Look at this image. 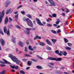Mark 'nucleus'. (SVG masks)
<instances>
[{
  "label": "nucleus",
  "mask_w": 74,
  "mask_h": 74,
  "mask_svg": "<svg viewBox=\"0 0 74 74\" xmlns=\"http://www.w3.org/2000/svg\"><path fill=\"white\" fill-rule=\"evenodd\" d=\"M9 57L14 62H15L17 64H19L21 62L20 60L18 59L16 57L14 56L13 55L10 54L9 55Z\"/></svg>",
  "instance_id": "1"
},
{
  "label": "nucleus",
  "mask_w": 74,
  "mask_h": 74,
  "mask_svg": "<svg viewBox=\"0 0 74 74\" xmlns=\"http://www.w3.org/2000/svg\"><path fill=\"white\" fill-rule=\"evenodd\" d=\"M23 21H27V24L28 25L31 27H33V23L32 22V21L29 18H23Z\"/></svg>",
  "instance_id": "2"
},
{
  "label": "nucleus",
  "mask_w": 74,
  "mask_h": 74,
  "mask_svg": "<svg viewBox=\"0 0 74 74\" xmlns=\"http://www.w3.org/2000/svg\"><path fill=\"white\" fill-rule=\"evenodd\" d=\"M49 60H55L56 61H61L62 60V58H55L52 57H49L48 58Z\"/></svg>",
  "instance_id": "3"
},
{
  "label": "nucleus",
  "mask_w": 74,
  "mask_h": 74,
  "mask_svg": "<svg viewBox=\"0 0 74 74\" xmlns=\"http://www.w3.org/2000/svg\"><path fill=\"white\" fill-rule=\"evenodd\" d=\"M4 16V10H3L2 12H0V24L2 22V19Z\"/></svg>",
  "instance_id": "4"
},
{
  "label": "nucleus",
  "mask_w": 74,
  "mask_h": 74,
  "mask_svg": "<svg viewBox=\"0 0 74 74\" xmlns=\"http://www.w3.org/2000/svg\"><path fill=\"white\" fill-rule=\"evenodd\" d=\"M2 60L4 62H3V61L0 60V63L1 64H5H5H11L10 62H8L7 61L4 59H3Z\"/></svg>",
  "instance_id": "5"
},
{
  "label": "nucleus",
  "mask_w": 74,
  "mask_h": 74,
  "mask_svg": "<svg viewBox=\"0 0 74 74\" xmlns=\"http://www.w3.org/2000/svg\"><path fill=\"white\" fill-rule=\"evenodd\" d=\"M27 30V32H25L26 34H27V35H29V34H30V31L31 30H35L36 29L35 28H32L30 29V28H27L26 29Z\"/></svg>",
  "instance_id": "6"
},
{
  "label": "nucleus",
  "mask_w": 74,
  "mask_h": 74,
  "mask_svg": "<svg viewBox=\"0 0 74 74\" xmlns=\"http://www.w3.org/2000/svg\"><path fill=\"white\" fill-rule=\"evenodd\" d=\"M48 1L51 4H50L51 6H55L56 5V4H55V3L52 0H48Z\"/></svg>",
  "instance_id": "7"
},
{
  "label": "nucleus",
  "mask_w": 74,
  "mask_h": 74,
  "mask_svg": "<svg viewBox=\"0 0 74 74\" xmlns=\"http://www.w3.org/2000/svg\"><path fill=\"white\" fill-rule=\"evenodd\" d=\"M36 21L38 25H40V26H44L43 24H42V23H41V21H40V20H39L37 18L36 19Z\"/></svg>",
  "instance_id": "8"
},
{
  "label": "nucleus",
  "mask_w": 74,
  "mask_h": 74,
  "mask_svg": "<svg viewBox=\"0 0 74 74\" xmlns=\"http://www.w3.org/2000/svg\"><path fill=\"white\" fill-rule=\"evenodd\" d=\"M0 41L1 42V44L2 45V46H3L4 45V44H5L4 40H3V39H1L0 40Z\"/></svg>",
  "instance_id": "9"
},
{
  "label": "nucleus",
  "mask_w": 74,
  "mask_h": 74,
  "mask_svg": "<svg viewBox=\"0 0 74 74\" xmlns=\"http://www.w3.org/2000/svg\"><path fill=\"white\" fill-rule=\"evenodd\" d=\"M11 41L14 43H15V42H16V38L14 36H12V39H11Z\"/></svg>",
  "instance_id": "10"
},
{
  "label": "nucleus",
  "mask_w": 74,
  "mask_h": 74,
  "mask_svg": "<svg viewBox=\"0 0 74 74\" xmlns=\"http://www.w3.org/2000/svg\"><path fill=\"white\" fill-rule=\"evenodd\" d=\"M10 4H11V2L7 1L6 3L4 4V5L5 7H7Z\"/></svg>",
  "instance_id": "11"
},
{
  "label": "nucleus",
  "mask_w": 74,
  "mask_h": 74,
  "mask_svg": "<svg viewBox=\"0 0 74 74\" xmlns=\"http://www.w3.org/2000/svg\"><path fill=\"white\" fill-rule=\"evenodd\" d=\"M46 41L47 44H48V45H51V46H52V43H51V42H50L49 40L47 39L46 40Z\"/></svg>",
  "instance_id": "12"
},
{
  "label": "nucleus",
  "mask_w": 74,
  "mask_h": 74,
  "mask_svg": "<svg viewBox=\"0 0 74 74\" xmlns=\"http://www.w3.org/2000/svg\"><path fill=\"white\" fill-rule=\"evenodd\" d=\"M36 67L38 69H39V70H41V69H42V67L41 66L37 65L36 66Z\"/></svg>",
  "instance_id": "13"
},
{
  "label": "nucleus",
  "mask_w": 74,
  "mask_h": 74,
  "mask_svg": "<svg viewBox=\"0 0 74 74\" xmlns=\"http://www.w3.org/2000/svg\"><path fill=\"white\" fill-rule=\"evenodd\" d=\"M18 44H19L20 46H21V47H23V44L21 41H19L18 42Z\"/></svg>",
  "instance_id": "14"
},
{
  "label": "nucleus",
  "mask_w": 74,
  "mask_h": 74,
  "mask_svg": "<svg viewBox=\"0 0 74 74\" xmlns=\"http://www.w3.org/2000/svg\"><path fill=\"white\" fill-rule=\"evenodd\" d=\"M8 18L7 17H6V18H5V24H6L8 23Z\"/></svg>",
  "instance_id": "15"
},
{
  "label": "nucleus",
  "mask_w": 74,
  "mask_h": 74,
  "mask_svg": "<svg viewBox=\"0 0 74 74\" xmlns=\"http://www.w3.org/2000/svg\"><path fill=\"white\" fill-rule=\"evenodd\" d=\"M10 11H11V9H10L9 10H8L6 11V14H8Z\"/></svg>",
  "instance_id": "16"
},
{
  "label": "nucleus",
  "mask_w": 74,
  "mask_h": 74,
  "mask_svg": "<svg viewBox=\"0 0 74 74\" xmlns=\"http://www.w3.org/2000/svg\"><path fill=\"white\" fill-rule=\"evenodd\" d=\"M39 45H41V46H44L45 45V44L42 42H40L39 43Z\"/></svg>",
  "instance_id": "17"
},
{
  "label": "nucleus",
  "mask_w": 74,
  "mask_h": 74,
  "mask_svg": "<svg viewBox=\"0 0 74 74\" xmlns=\"http://www.w3.org/2000/svg\"><path fill=\"white\" fill-rule=\"evenodd\" d=\"M4 32L5 33H7V28L6 27H4Z\"/></svg>",
  "instance_id": "18"
},
{
  "label": "nucleus",
  "mask_w": 74,
  "mask_h": 74,
  "mask_svg": "<svg viewBox=\"0 0 74 74\" xmlns=\"http://www.w3.org/2000/svg\"><path fill=\"white\" fill-rule=\"evenodd\" d=\"M18 15L16 14L15 16V20L16 21L18 19Z\"/></svg>",
  "instance_id": "19"
},
{
  "label": "nucleus",
  "mask_w": 74,
  "mask_h": 74,
  "mask_svg": "<svg viewBox=\"0 0 74 74\" xmlns=\"http://www.w3.org/2000/svg\"><path fill=\"white\" fill-rule=\"evenodd\" d=\"M51 40L53 44H55V42H56V39H51Z\"/></svg>",
  "instance_id": "20"
},
{
  "label": "nucleus",
  "mask_w": 74,
  "mask_h": 74,
  "mask_svg": "<svg viewBox=\"0 0 74 74\" xmlns=\"http://www.w3.org/2000/svg\"><path fill=\"white\" fill-rule=\"evenodd\" d=\"M64 42H65V43H67V42H69V40H67V39L66 38H64Z\"/></svg>",
  "instance_id": "21"
},
{
  "label": "nucleus",
  "mask_w": 74,
  "mask_h": 74,
  "mask_svg": "<svg viewBox=\"0 0 74 74\" xmlns=\"http://www.w3.org/2000/svg\"><path fill=\"white\" fill-rule=\"evenodd\" d=\"M29 49L31 51H34V49L32 48V47H29Z\"/></svg>",
  "instance_id": "22"
},
{
  "label": "nucleus",
  "mask_w": 74,
  "mask_h": 74,
  "mask_svg": "<svg viewBox=\"0 0 74 74\" xmlns=\"http://www.w3.org/2000/svg\"><path fill=\"white\" fill-rule=\"evenodd\" d=\"M24 51L25 52H27L28 51V50H27V48L26 47H25V49L24 50Z\"/></svg>",
  "instance_id": "23"
},
{
  "label": "nucleus",
  "mask_w": 74,
  "mask_h": 74,
  "mask_svg": "<svg viewBox=\"0 0 74 74\" xmlns=\"http://www.w3.org/2000/svg\"><path fill=\"white\" fill-rule=\"evenodd\" d=\"M57 21L56 22V23L57 25H58L59 23V22H60V20L59 19H57Z\"/></svg>",
  "instance_id": "24"
},
{
  "label": "nucleus",
  "mask_w": 74,
  "mask_h": 74,
  "mask_svg": "<svg viewBox=\"0 0 74 74\" xmlns=\"http://www.w3.org/2000/svg\"><path fill=\"white\" fill-rule=\"evenodd\" d=\"M7 34L8 36H10V30H8L7 31Z\"/></svg>",
  "instance_id": "25"
},
{
  "label": "nucleus",
  "mask_w": 74,
  "mask_h": 74,
  "mask_svg": "<svg viewBox=\"0 0 74 74\" xmlns=\"http://www.w3.org/2000/svg\"><path fill=\"white\" fill-rule=\"evenodd\" d=\"M65 49H67V50H70L71 49V48L69 47H65Z\"/></svg>",
  "instance_id": "26"
},
{
  "label": "nucleus",
  "mask_w": 74,
  "mask_h": 74,
  "mask_svg": "<svg viewBox=\"0 0 74 74\" xmlns=\"http://www.w3.org/2000/svg\"><path fill=\"white\" fill-rule=\"evenodd\" d=\"M5 73V71L3 70L0 73V74H4Z\"/></svg>",
  "instance_id": "27"
},
{
  "label": "nucleus",
  "mask_w": 74,
  "mask_h": 74,
  "mask_svg": "<svg viewBox=\"0 0 74 74\" xmlns=\"http://www.w3.org/2000/svg\"><path fill=\"white\" fill-rule=\"evenodd\" d=\"M27 64L28 66H31V64H32V63L30 61H29L28 62Z\"/></svg>",
  "instance_id": "28"
},
{
  "label": "nucleus",
  "mask_w": 74,
  "mask_h": 74,
  "mask_svg": "<svg viewBox=\"0 0 74 74\" xmlns=\"http://www.w3.org/2000/svg\"><path fill=\"white\" fill-rule=\"evenodd\" d=\"M20 73L21 74H25V73L23 71H19Z\"/></svg>",
  "instance_id": "29"
},
{
  "label": "nucleus",
  "mask_w": 74,
  "mask_h": 74,
  "mask_svg": "<svg viewBox=\"0 0 74 74\" xmlns=\"http://www.w3.org/2000/svg\"><path fill=\"white\" fill-rule=\"evenodd\" d=\"M27 17H28V18H30V19L32 18V16L31 15H30L27 14Z\"/></svg>",
  "instance_id": "30"
},
{
  "label": "nucleus",
  "mask_w": 74,
  "mask_h": 74,
  "mask_svg": "<svg viewBox=\"0 0 74 74\" xmlns=\"http://www.w3.org/2000/svg\"><path fill=\"white\" fill-rule=\"evenodd\" d=\"M31 60H32V61H33V62H37V61L36 60V59H31Z\"/></svg>",
  "instance_id": "31"
},
{
  "label": "nucleus",
  "mask_w": 74,
  "mask_h": 74,
  "mask_svg": "<svg viewBox=\"0 0 74 74\" xmlns=\"http://www.w3.org/2000/svg\"><path fill=\"white\" fill-rule=\"evenodd\" d=\"M47 26H48V27H51V26H52V24H50L47 23Z\"/></svg>",
  "instance_id": "32"
},
{
  "label": "nucleus",
  "mask_w": 74,
  "mask_h": 74,
  "mask_svg": "<svg viewBox=\"0 0 74 74\" xmlns=\"http://www.w3.org/2000/svg\"><path fill=\"white\" fill-rule=\"evenodd\" d=\"M0 33L2 35H4V33L3 32V31H2V30H1V29H0Z\"/></svg>",
  "instance_id": "33"
},
{
  "label": "nucleus",
  "mask_w": 74,
  "mask_h": 74,
  "mask_svg": "<svg viewBox=\"0 0 74 74\" xmlns=\"http://www.w3.org/2000/svg\"><path fill=\"white\" fill-rule=\"evenodd\" d=\"M10 67H11V68H12V69H14V68H15V66L14 65V66H12V65H10Z\"/></svg>",
  "instance_id": "34"
},
{
  "label": "nucleus",
  "mask_w": 74,
  "mask_h": 74,
  "mask_svg": "<svg viewBox=\"0 0 74 74\" xmlns=\"http://www.w3.org/2000/svg\"><path fill=\"white\" fill-rule=\"evenodd\" d=\"M37 57H38V58H39V59H41V60L43 59L41 57H40L38 55H37Z\"/></svg>",
  "instance_id": "35"
},
{
  "label": "nucleus",
  "mask_w": 74,
  "mask_h": 74,
  "mask_svg": "<svg viewBox=\"0 0 74 74\" xmlns=\"http://www.w3.org/2000/svg\"><path fill=\"white\" fill-rule=\"evenodd\" d=\"M67 53H66V51H64V53H63V55H64V56H66V55H67Z\"/></svg>",
  "instance_id": "36"
},
{
  "label": "nucleus",
  "mask_w": 74,
  "mask_h": 74,
  "mask_svg": "<svg viewBox=\"0 0 74 74\" xmlns=\"http://www.w3.org/2000/svg\"><path fill=\"white\" fill-rule=\"evenodd\" d=\"M47 50H49V51H51V48L50 47H47Z\"/></svg>",
  "instance_id": "37"
},
{
  "label": "nucleus",
  "mask_w": 74,
  "mask_h": 74,
  "mask_svg": "<svg viewBox=\"0 0 74 74\" xmlns=\"http://www.w3.org/2000/svg\"><path fill=\"white\" fill-rule=\"evenodd\" d=\"M14 68H15L16 70H17V69H19V66H18L17 65H16V66H15Z\"/></svg>",
  "instance_id": "38"
},
{
  "label": "nucleus",
  "mask_w": 74,
  "mask_h": 74,
  "mask_svg": "<svg viewBox=\"0 0 74 74\" xmlns=\"http://www.w3.org/2000/svg\"><path fill=\"white\" fill-rule=\"evenodd\" d=\"M52 16L53 17H56V14H52Z\"/></svg>",
  "instance_id": "39"
},
{
  "label": "nucleus",
  "mask_w": 74,
  "mask_h": 74,
  "mask_svg": "<svg viewBox=\"0 0 74 74\" xmlns=\"http://www.w3.org/2000/svg\"><path fill=\"white\" fill-rule=\"evenodd\" d=\"M51 31L53 33L55 34L56 33V32L55 31L53 30H51Z\"/></svg>",
  "instance_id": "40"
},
{
  "label": "nucleus",
  "mask_w": 74,
  "mask_h": 74,
  "mask_svg": "<svg viewBox=\"0 0 74 74\" xmlns=\"http://www.w3.org/2000/svg\"><path fill=\"white\" fill-rule=\"evenodd\" d=\"M55 52L56 53V54H58L59 53V51L58 50L56 51Z\"/></svg>",
  "instance_id": "41"
},
{
  "label": "nucleus",
  "mask_w": 74,
  "mask_h": 74,
  "mask_svg": "<svg viewBox=\"0 0 74 74\" xmlns=\"http://www.w3.org/2000/svg\"><path fill=\"white\" fill-rule=\"evenodd\" d=\"M36 38H38V39H41V37L39 36H38V35L36 36Z\"/></svg>",
  "instance_id": "42"
},
{
  "label": "nucleus",
  "mask_w": 74,
  "mask_h": 74,
  "mask_svg": "<svg viewBox=\"0 0 74 74\" xmlns=\"http://www.w3.org/2000/svg\"><path fill=\"white\" fill-rule=\"evenodd\" d=\"M68 46H69L70 47H71V46H72V44H71L69 42L68 43Z\"/></svg>",
  "instance_id": "43"
},
{
  "label": "nucleus",
  "mask_w": 74,
  "mask_h": 74,
  "mask_svg": "<svg viewBox=\"0 0 74 74\" xmlns=\"http://www.w3.org/2000/svg\"><path fill=\"white\" fill-rule=\"evenodd\" d=\"M61 32V30L60 29H59L57 32V33H59Z\"/></svg>",
  "instance_id": "44"
},
{
  "label": "nucleus",
  "mask_w": 74,
  "mask_h": 74,
  "mask_svg": "<svg viewBox=\"0 0 74 74\" xmlns=\"http://www.w3.org/2000/svg\"><path fill=\"white\" fill-rule=\"evenodd\" d=\"M0 65L1 66V67H5V66H6V65L3 64H1Z\"/></svg>",
  "instance_id": "45"
},
{
  "label": "nucleus",
  "mask_w": 74,
  "mask_h": 74,
  "mask_svg": "<svg viewBox=\"0 0 74 74\" xmlns=\"http://www.w3.org/2000/svg\"><path fill=\"white\" fill-rule=\"evenodd\" d=\"M24 55L25 56H28V57L31 56L30 55H27V54H24Z\"/></svg>",
  "instance_id": "46"
},
{
  "label": "nucleus",
  "mask_w": 74,
  "mask_h": 74,
  "mask_svg": "<svg viewBox=\"0 0 74 74\" xmlns=\"http://www.w3.org/2000/svg\"><path fill=\"white\" fill-rule=\"evenodd\" d=\"M16 27H17V28H18V29H21V27H20V26H18L17 25H16Z\"/></svg>",
  "instance_id": "47"
},
{
  "label": "nucleus",
  "mask_w": 74,
  "mask_h": 74,
  "mask_svg": "<svg viewBox=\"0 0 74 74\" xmlns=\"http://www.w3.org/2000/svg\"><path fill=\"white\" fill-rule=\"evenodd\" d=\"M21 13L23 14V15H25V12H24V11H22L21 12Z\"/></svg>",
  "instance_id": "48"
},
{
  "label": "nucleus",
  "mask_w": 74,
  "mask_h": 74,
  "mask_svg": "<svg viewBox=\"0 0 74 74\" xmlns=\"http://www.w3.org/2000/svg\"><path fill=\"white\" fill-rule=\"evenodd\" d=\"M52 21V19H50V20H49V19L47 20V22H49V21Z\"/></svg>",
  "instance_id": "49"
},
{
  "label": "nucleus",
  "mask_w": 74,
  "mask_h": 74,
  "mask_svg": "<svg viewBox=\"0 0 74 74\" xmlns=\"http://www.w3.org/2000/svg\"><path fill=\"white\" fill-rule=\"evenodd\" d=\"M49 64H51V65H52V66L54 65V63H49Z\"/></svg>",
  "instance_id": "50"
},
{
  "label": "nucleus",
  "mask_w": 74,
  "mask_h": 74,
  "mask_svg": "<svg viewBox=\"0 0 74 74\" xmlns=\"http://www.w3.org/2000/svg\"><path fill=\"white\" fill-rule=\"evenodd\" d=\"M22 7V5H20L18 7V8L19 9V8H21Z\"/></svg>",
  "instance_id": "51"
},
{
  "label": "nucleus",
  "mask_w": 74,
  "mask_h": 74,
  "mask_svg": "<svg viewBox=\"0 0 74 74\" xmlns=\"http://www.w3.org/2000/svg\"><path fill=\"white\" fill-rule=\"evenodd\" d=\"M11 71H12V72L14 73V72H15V70L14 69H12V70H11Z\"/></svg>",
  "instance_id": "52"
},
{
  "label": "nucleus",
  "mask_w": 74,
  "mask_h": 74,
  "mask_svg": "<svg viewBox=\"0 0 74 74\" xmlns=\"http://www.w3.org/2000/svg\"><path fill=\"white\" fill-rule=\"evenodd\" d=\"M9 20L10 21H12V19L11 18V17H9Z\"/></svg>",
  "instance_id": "53"
},
{
  "label": "nucleus",
  "mask_w": 74,
  "mask_h": 74,
  "mask_svg": "<svg viewBox=\"0 0 74 74\" xmlns=\"http://www.w3.org/2000/svg\"><path fill=\"white\" fill-rule=\"evenodd\" d=\"M26 43L27 44V45H29V42H28V41H27L26 42Z\"/></svg>",
  "instance_id": "54"
},
{
  "label": "nucleus",
  "mask_w": 74,
  "mask_h": 74,
  "mask_svg": "<svg viewBox=\"0 0 74 74\" xmlns=\"http://www.w3.org/2000/svg\"><path fill=\"white\" fill-rule=\"evenodd\" d=\"M66 10H67V11H66V12H67V13L69 12L70 11H69V9H66Z\"/></svg>",
  "instance_id": "55"
},
{
  "label": "nucleus",
  "mask_w": 74,
  "mask_h": 74,
  "mask_svg": "<svg viewBox=\"0 0 74 74\" xmlns=\"http://www.w3.org/2000/svg\"><path fill=\"white\" fill-rule=\"evenodd\" d=\"M58 55H60V56H62V55H63L62 54L60 53H59Z\"/></svg>",
  "instance_id": "56"
},
{
  "label": "nucleus",
  "mask_w": 74,
  "mask_h": 74,
  "mask_svg": "<svg viewBox=\"0 0 74 74\" xmlns=\"http://www.w3.org/2000/svg\"><path fill=\"white\" fill-rule=\"evenodd\" d=\"M27 59H23V61H27Z\"/></svg>",
  "instance_id": "57"
},
{
  "label": "nucleus",
  "mask_w": 74,
  "mask_h": 74,
  "mask_svg": "<svg viewBox=\"0 0 74 74\" xmlns=\"http://www.w3.org/2000/svg\"><path fill=\"white\" fill-rule=\"evenodd\" d=\"M16 52H18V49L17 48L16 49Z\"/></svg>",
  "instance_id": "58"
},
{
  "label": "nucleus",
  "mask_w": 74,
  "mask_h": 74,
  "mask_svg": "<svg viewBox=\"0 0 74 74\" xmlns=\"http://www.w3.org/2000/svg\"><path fill=\"white\" fill-rule=\"evenodd\" d=\"M37 38H36V37L34 38V40H37Z\"/></svg>",
  "instance_id": "59"
},
{
  "label": "nucleus",
  "mask_w": 74,
  "mask_h": 74,
  "mask_svg": "<svg viewBox=\"0 0 74 74\" xmlns=\"http://www.w3.org/2000/svg\"><path fill=\"white\" fill-rule=\"evenodd\" d=\"M42 23H43V25H45V24H46V23L45 22H43Z\"/></svg>",
  "instance_id": "60"
},
{
  "label": "nucleus",
  "mask_w": 74,
  "mask_h": 74,
  "mask_svg": "<svg viewBox=\"0 0 74 74\" xmlns=\"http://www.w3.org/2000/svg\"><path fill=\"white\" fill-rule=\"evenodd\" d=\"M53 25L54 26H56V27L58 26V25L56 24H53Z\"/></svg>",
  "instance_id": "61"
},
{
  "label": "nucleus",
  "mask_w": 74,
  "mask_h": 74,
  "mask_svg": "<svg viewBox=\"0 0 74 74\" xmlns=\"http://www.w3.org/2000/svg\"><path fill=\"white\" fill-rule=\"evenodd\" d=\"M30 69V67H27L26 68V70H29Z\"/></svg>",
  "instance_id": "62"
},
{
  "label": "nucleus",
  "mask_w": 74,
  "mask_h": 74,
  "mask_svg": "<svg viewBox=\"0 0 74 74\" xmlns=\"http://www.w3.org/2000/svg\"><path fill=\"white\" fill-rule=\"evenodd\" d=\"M49 67H51V68H53V67H52V66H51V65H49Z\"/></svg>",
  "instance_id": "63"
},
{
  "label": "nucleus",
  "mask_w": 74,
  "mask_h": 74,
  "mask_svg": "<svg viewBox=\"0 0 74 74\" xmlns=\"http://www.w3.org/2000/svg\"><path fill=\"white\" fill-rule=\"evenodd\" d=\"M64 73L66 74H69V73H66V72H64Z\"/></svg>",
  "instance_id": "64"
}]
</instances>
